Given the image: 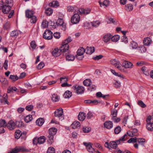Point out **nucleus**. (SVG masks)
I'll use <instances>...</instances> for the list:
<instances>
[{
  "instance_id": "f257e3e1",
  "label": "nucleus",
  "mask_w": 153,
  "mask_h": 153,
  "mask_svg": "<svg viewBox=\"0 0 153 153\" xmlns=\"http://www.w3.org/2000/svg\"><path fill=\"white\" fill-rule=\"evenodd\" d=\"M71 41V38L68 37L62 42V45L59 48L62 53L67 52L68 53H70V51L68 50L69 46L68 44Z\"/></svg>"
},
{
  "instance_id": "f03ea898",
  "label": "nucleus",
  "mask_w": 153,
  "mask_h": 153,
  "mask_svg": "<svg viewBox=\"0 0 153 153\" xmlns=\"http://www.w3.org/2000/svg\"><path fill=\"white\" fill-rule=\"evenodd\" d=\"M57 131V129L55 128H52L49 129V135L48 136L49 139L48 140V142L50 144L53 142V136L56 134Z\"/></svg>"
},
{
  "instance_id": "7ed1b4c3",
  "label": "nucleus",
  "mask_w": 153,
  "mask_h": 153,
  "mask_svg": "<svg viewBox=\"0 0 153 153\" xmlns=\"http://www.w3.org/2000/svg\"><path fill=\"white\" fill-rule=\"evenodd\" d=\"M13 5V0H5L4 3V9L3 10L5 13H8Z\"/></svg>"
},
{
  "instance_id": "20e7f679",
  "label": "nucleus",
  "mask_w": 153,
  "mask_h": 153,
  "mask_svg": "<svg viewBox=\"0 0 153 153\" xmlns=\"http://www.w3.org/2000/svg\"><path fill=\"white\" fill-rule=\"evenodd\" d=\"M146 122L147 124L146 127L147 129L151 131L153 130V127H152V125L153 123V117L151 116H148L146 120Z\"/></svg>"
},
{
  "instance_id": "39448f33",
  "label": "nucleus",
  "mask_w": 153,
  "mask_h": 153,
  "mask_svg": "<svg viewBox=\"0 0 153 153\" xmlns=\"http://www.w3.org/2000/svg\"><path fill=\"white\" fill-rule=\"evenodd\" d=\"M53 33L49 30H46L43 33V37L45 39L50 40L53 37Z\"/></svg>"
},
{
  "instance_id": "423d86ee",
  "label": "nucleus",
  "mask_w": 153,
  "mask_h": 153,
  "mask_svg": "<svg viewBox=\"0 0 153 153\" xmlns=\"http://www.w3.org/2000/svg\"><path fill=\"white\" fill-rule=\"evenodd\" d=\"M54 115L55 117L59 118V119L62 120L64 119L63 109L62 108H59L54 112Z\"/></svg>"
},
{
  "instance_id": "0eeeda50",
  "label": "nucleus",
  "mask_w": 153,
  "mask_h": 153,
  "mask_svg": "<svg viewBox=\"0 0 153 153\" xmlns=\"http://www.w3.org/2000/svg\"><path fill=\"white\" fill-rule=\"evenodd\" d=\"M72 88L74 90H76V93L78 94L83 93L85 90L83 86H77L76 85L73 86Z\"/></svg>"
},
{
  "instance_id": "6e6552de",
  "label": "nucleus",
  "mask_w": 153,
  "mask_h": 153,
  "mask_svg": "<svg viewBox=\"0 0 153 153\" xmlns=\"http://www.w3.org/2000/svg\"><path fill=\"white\" fill-rule=\"evenodd\" d=\"M80 20V16L77 14H74L71 18V22L74 24H76L79 23Z\"/></svg>"
},
{
  "instance_id": "1a4fd4ad",
  "label": "nucleus",
  "mask_w": 153,
  "mask_h": 153,
  "mask_svg": "<svg viewBox=\"0 0 153 153\" xmlns=\"http://www.w3.org/2000/svg\"><path fill=\"white\" fill-rule=\"evenodd\" d=\"M16 124L12 120H10L7 124L6 127L10 130L14 129L16 127Z\"/></svg>"
},
{
  "instance_id": "9d476101",
  "label": "nucleus",
  "mask_w": 153,
  "mask_h": 153,
  "mask_svg": "<svg viewBox=\"0 0 153 153\" xmlns=\"http://www.w3.org/2000/svg\"><path fill=\"white\" fill-rule=\"evenodd\" d=\"M110 63L112 65H114L119 70H121V68L122 67V66L120 64V62L117 61L115 60H113L110 61Z\"/></svg>"
},
{
  "instance_id": "9b49d317",
  "label": "nucleus",
  "mask_w": 153,
  "mask_h": 153,
  "mask_svg": "<svg viewBox=\"0 0 153 153\" xmlns=\"http://www.w3.org/2000/svg\"><path fill=\"white\" fill-rule=\"evenodd\" d=\"M123 67L126 68H131L133 66L131 63L126 61H125L123 62Z\"/></svg>"
},
{
  "instance_id": "f8f14e48",
  "label": "nucleus",
  "mask_w": 153,
  "mask_h": 153,
  "mask_svg": "<svg viewBox=\"0 0 153 153\" xmlns=\"http://www.w3.org/2000/svg\"><path fill=\"white\" fill-rule=\"evenodd\" d=\"M91 10L89 8L85 9L83 8H80L79 10V11L81 14H84L85 15L89 14Z\"/></svg>"
},
{
  "instance_id": "ddd939ff",
  "label": "nucleus",
  "mask_w": 153,
  "mask_h": 153,
  "mask_svg": "<svg viewBox=\"0 0 153 153\" xmlns=\"http://www.w3.org/2000/svg\"><path fill=\"white\" fill-rule=\"evenodd\" d=\"M61 52H62L60 49L56 48L53 51L52 54L54 57H56L59 56Z\"/></svg>"
},
{
  "instance_id": "4468645a",
  "label": "nucleus",
  "mask_w": 153,
  "mask_h": 153,
  "mask_svg": "<svg viewBox=\"0 0 153 153\" xmlns=\"http://www.w3.org/2000/svg\"><path fill=\"white\" fill-rule=\"evenodd\" d=\"M86 117V114L85 113L82 112H80L78 116V120L79 121H83Z\"/></svg>"
},
{
  "instance_id": "2eb2a0df",
  "label": "nucleus",
  "mask_w": 153,
  "mask_h": 153,
  "mask_svg": "<svg viewBox=\"0 0 153 153\" xmlns=\"http://www.w3.org/2000/svg\"><path fill=\"white\" fill-rule=\"evenodd\" d=\"M34 12L31 10H27L25 11V16L27 18H30L32 16H33Z\"/></svg>"
},
{
  "instance_id": "dca6fc26",
  "label": "nucleus",
  "mask_w": 153,
  "mask_h": 153,
  "mask_svg": "<svg viewBox=\"0 0 153 153\" xmlns=\"http://www.w3.org/2000/svg\"><path fill=\"white\" fill-rule=\"evenodd\" d=\"M104 126L107 129H110L112 128L113 124L112 122L107 121L104 123Z\"/></svg>"
},
{
  "instance_id": "f3484780",
  "label": "nucleus",
  "mask_w": 153,
  "mask_h": 153,
  "mask_svg": "<svg viewBox=\"0 0 153 153\" xmlns=\"http://www.w3.org/2000/svg\"><path fill=\"white\" fill-rule=\"evenodd\" d=\"M151 39L149 37H147L144 38L143 40V43L144 45L149 46L151 43Z\"/></svg>"
},
{
  "instance_id": "a211bd4d",
  "label": "nucleus",
  "mask_w": 153,
  "mask_h": 153,
  "mask_svg": "<svg viewBox=\"0 0 153 153\" xmlns=\"http://www.w3.org/2000/svg\"><path fill=\"white\" fill-rule=\"evenodd\" d=\"M111 35L110 34L108 33L105 35L103 38V40L105 42H107L111 39Z\"/></svg>"
},
{
  "instance_id": "6ab92c4d",
  "label": "nucleus",
  "mask_w": 153,
  "mask_h": 153,
  "mask_svg": "<svg viewBox=\"0 0 153 153\" xmlns=\"http://www.w3.org/2000/svg\"><path fill=\"white\" fill-rule=\"evenodd\" d=\"M19 34V31L15 30L11 32L10 33V36L12 37L16 38Z\"/></svg>"
},
{
  "instance_id": "aec40b11",
  "label": "nucleus",
  "mask_w": 153,
  "mask_h": 153,
  "mask_svg": "<svg viewBox=\"0 0 153 153\" xmlns=\"http://www.w3.org/2000/svg\"><path fill=\"white\" fill-rule=\"evenodd\" d=\"M44 122V120L42 118L38 119L36 122V125L39 126H41Z\"/></svg>"
},
{
  "instance_id": "412c9836",
  "label": "nucleus",
  "mask_w": 153,
  "mask_h": 153,
  "mask_svg": "<svg viewBox=\"0 0 153 153\" xmlns=\"http://www.w3.org/2000/svg\"><path fill=\"white\" fill-rule=\"evenodd\" d=\"M86 50H87V53L89 54H91L95 51V48L94 47H87L86 48Z\"/></svg>"
},
{
  "instance_id": "4be33fe9",
  "label": "nucleus",
  "mask_w": 153,
  "mask_h": 153,
  "mask_svg": "<svg viewBox=\"0 0 153 153\" xmlns=\"http://www.w3.org/2000/svg\"><path fill=\"white\" fill-rule=\"evenodd\" d=\"M65 56L66 59L67 60L70 61H73L74 59V56L71 54H69V53H66Z\"/></svg>"
},
{
  "instance_id": "5701e85b",
  "label": "nucleus",
  "mask_w": 153,
  "mask_h": 153,
  "mask_svg": "<svg viewBox=\"0 0 153 153\" xmlns=\"http://www.w3.org/2000/svg\"><path fill=\"white\" fill-rule=\"evenodd\" d=\"M46 138L45 136H42L38 138V143L39 144L44 143L45 141Z\"/></svg>"
},
{
  "instance_id": "b1692460",
  "label": "nucleus",
  "mask_w": 153,
  "mask_h": 153,
  "mask_svg": "<svg viewBox=\"0 0 153 153\" xmlns=\"http://www.w3.org/2000/svg\"><path fill=\"white\" fill-rule=\"evenodd\" d=\"M80 123L78 121H74L71 125V127L74 129L78 127H80Z\"/></svg>"
},
{
  "instance_id": "393cba45",
  "label": "nucleus",
  "mask_w": 153,
  "mask_h": 153,
  "mask_svg": "<svg viewBox=\"0 0 153 153\" xmlns=\"http://www.w3.org/2000/svg\"><path fill=\"white\" fill-rule=\"evenodd\" d=\"M99 3L101 7L102 6V5L105 6L106 7H107L109 5L110 2L108 0H105L103 2L100 1Z\"/></svg>"
},
{
  "instance_id": "a878e982",
  "label": "nucleus",
  "mask_w": 153,
  "mask_h": 153,
  "mask_svg": "<svg viewBox=\"0 0 153 153\" xmlns=\"http://www.w3.org/2000/svg\"><path fill=\"white\" fill-rule=\"evenodd\" d=\"M118 143L117 142V140L115 141H112L110 143V147L113 149H115L118 144Z\"/></svg>"
},
{
  "instance_id": "bb28decb",
  "label": "nucleus",
  "mask_w": 153,
  "mask_h": 153,
  "mask_svg": "<svg viewBox=\"0 0 153 153\" xmlns=\"http://www.w3.org/2000/svg\"><path fill=\"white\" fill-rule=\"evenodd\" d=\"M141 70L145 75L147 76L149 75V70L145 66H143L141 68Z\"/></svg>"
},
{
  "instance_id": "cd10ccee",
  "label": "nucleus",
  "mask_w": 153,
  "mask_h": 153,
  "mask_svg": "<svg viewBox=\"0 0 153 153\" xmlns=\"http://www.w3.org/2000/svg\"><path fill=\"white\" fill-rule=\"evenodd\" d=\"M72 95L71 92L68 90L65 92L63 95V96L65 98H69Z\"/></svg>"
},
{
  "instance_id": "c85d7f7f",
  "label": "nucleus",
  "mask_w": 153,
  "mask_h": 153,
  "mask_svg": "<svg viewBox=\"0 0 153 153\" xmlns=\"http://www.w3.org/2000/svg\"><path fill=\"white\" fill-rule=\"evenodd\" d=\"M33 119L32 115H27L25 118V121L26 123H28L31 121Z\"/></svg>"
},
{
  "instance_id": "c756f323",
  "label": "nucleus",
  "mask_w": 153,
  "mask_h": 153,
  "mask_svg": "<svg viewBox=\"0 0 153 153\" xmlns=\"http://www.w3.org/2000/svg\"><path fill=\"white\" fill-rule=\"evenodd\" d=\"M130 46L133 49H135L137 48L138 45L136 42L133 41L131 42Z\"/></svg>"
},
{
  "instance_id": "7c9ffc66",
  "label": "nucleus",
  "mask_w": 153,
  "mask_h": 153,
  "mask_svg": "<svg viewBox=\"0 0 153 153\" xmlns=\"http://www.w3.org/2000/svg\"><path fill=\"white\" fill-rule=\"evenodd\" d=\"M91 83V80L89 79H86L83 82L84 85L86 86H89Z\"/></svg>"
},
{
  "instance_id": "2f4dec72",
  "label": "nucleus",
  "mask_w": 153,
  "mask_h": 153,
  "mask_svg": "<svg viewBox=\"0 0 153 153\" xmlns=\"http://www.w3.org/2000/svg\"><path fill=\"white\" fill-rule=\"evenodd\" d=\"M85 51L84 48H81L79 49L77 52V55L78 56H82Z\"/></svg>"
},
{
  "instance_id": "473e14b6",
  "label": "nucleus",
  "mask_w": 153,
  "mask_h": 153,
  "mask_svg": "<svg viewBox=\"0 0 153 153\" xmlns=\"http://www.w3.org/2000/svg\"><path fill=\"white\" fill-rule=\"evenodd\" d=\"M117 111L115 109L112 110L111 111V118L117 117Z\"/></svg>"
},
{
  "instance_id": "72a5a7b5",
  "label": "nucleus",
  "mask_w": 153,
  "mask_h": 153,
  "mask_svg": "<svg viewBox=\"0 0 153 153\" xmlns=\"http://www.w3.org/2000/svg\"><path fill=\"white\" fill-rule=\"evenodd\" d=\"M22 135L21 132L19 130H17L15 132V137L17 139H19Z\"/></svg>"
},
{
  "instance_id": "f704fd0d",
  "label": "nucleus",
  "mask_w": 153,
  "mask_h": 153,
  "mask_svg": "<svg viewBox=\"0 0 153 153\" xmlns=\"http://www.w3.org/2000/svg\"><path fill=\"white\" fill-rule=\"evenodd\" d=\"M18 149L19 152H29L30 150L23 147H20Z\"/></svg>"
},
{
  "instance_id": "c9c22d12",
  "label": "nucleus",
  "mask_w": 153,
  "mask_h": 153,
  "mask_svg": "<svg viewBox=\"0 0 153 153\" xmlns=\"http://www.w3.org/2000/svg\"><path fill=\"white\" fill-rule=\"evenodd\" d=\"M53 12V10L51 8H48L45 10V13L47 16H50L52 14Z\"/></svg>"
},
{
  "instance_id": "e433bc0d",
  "label": "nucleus",
  "mask_w": 153,
  "mask_h": 153,
  "mask_svg": "<svg viewBox=\"0 0 153 153\" xmlns=\"http://www.w3.org/2000/svg\"><path fill=\"white\" fill-rule=\"evenodd\" d=\"M120 39V36L118 35H115L113 36H111V39L113 42H116L117 41Z\"/></svg>"
},
{
  "instance_id": "4c0bfd02",
  "label": "nucleus",
  "mask_w": 153,
  "mask_h": 153,
  "mask_svg": "<svg viewBox=\"0 0 153 153\" xmlns=\"http://www.w3.org/2000/svg\"><path fill=\"white\" fill-rule=\"evenodd\" d=\"M59 97L56 94H53L52 97V100L54 102H57L59 100Z\"/></svg>"
},
{
  "instance_id": "58836bf2",
  "label": "nucleus",
  "mask_w": 153,
  "mask_h": 153,
  "mask_svg": "<svg viewBox=\"0 0 153 153\" xmlns=\"http://www.w3.org/2000/svg\"><path fill=\"white\" fill-rule=\"evenodd\" d=\"M30 18V22L31 23H35L37 20L36 17L34 15L32 16Z\"/></svg>"
},
{
  "instance_id": "ea45409f",
  "label": "nucleus",
  "mask_w": 153,
  "mask_h": 153,
  "mask_svg": "<svg viewBox=\"0 0 153 153\" xmlns=\"http://www.w3.org/2000/svg\"><path fill=\"white\" fill-rule=\"evenodd\" d=\"M127 134H125L123 137H121L119 140H117V142L118 143V144L120 143V141H124L126 140V137H127Z\"/></svg>"
},
{
  "instance_id": "a19ab883",
  "label": "nucleus",
  "mask_w": 153,
  "mask_h": 153,
  "mask_svg": "<svg viewBox=\"0 0 153 153\" xmlns=\"http://www.w3.org/2000/svg\"><path fill=\"white\" fill-rule=\"evenodd\" d=\"M139 48L138 51L141 53L145 52L146 51V48L143 45L141 46L140 47H139Z\"/></svg>"
},
{
  "instance_id": "79ce46f5",
  "label": "nucleus",
  "mask_w": 153,
  "mask_h": 153,
  "mask_svg": "<svg viewBox=\"0 0 153 153\" xmlns=\"http://www.w3.org/2000/svg\"><path fill=\"white\" fill-rule=\"evenodd\" d=\"M133 9L132 5L129 4L126 5V9L128 11L132 10Z\"/></svg>"
},
{
  "instance_id": "37998d69",
  "label": "nucleus",
  "mask_w": 153,
  "mask_h": 153,
  "mask_svg": "<svg viewBox=\"0 0 153 153\" xmlns=\"http://www.w3.org/2000/svg\"><path fill=\"white\" fill-rule=\"evenodd\" d=\"M3 28L4 30H7L10 27V24L9 22H7L5 23L3 26Z\"/></svg>"
},
{
  "instance_id": "c03bdc74",
  "label": "nucleus",
  "mask_w": 153,
  "mask_h": 153,
  "mask_svg": "<svg viewBox=\"0 0 153 153\" xmlns=\"http://www.w3.org/2000/svg\"><path fill=\"white\" fill-rule=\"evenodd\" d=\"M9 78L13 81H15L18 79V77L16 75H10Z\"/></svg>"
},
{
  "instance_id": "a18cd8bd",
  "label": "nucleus",
  "mask_w": 153,
  "mask_h": 153,
  "mask_svg": "<svg viewBox=\"0 0 153 153\" xmlns=\"http://www.w3.org/2000/svg\"><path fill=\"white\" fill-rule=\"evenodd\" d=\"M7 123L4 120H0V126L3 127H6Z\"/></svg>"
},
{
  "instance_id": "49530a36",
  "label": "nucleus",
  "mask_w": 153,
  "mask_h": 153,
  "mask_svg": "<svg viewBox=\"0 0 153 153\" xmlns=\"http://www.w3.org/2000/svg\"><path fill=\"white\" fill-rule=\"evenodd\" d=\"M121 128L120 126H118L114 129V132L116 134H118L120 132Z\"/></svg>"
},
{
  "instance_id": "de8ad7c7",
  "label": "nucleus",
  "mask_w": 153,
  "mask_h": 153,
  "mask_svg": "<svg viewBox=\"0 0 153 153\" xmlns=\"http://www.w3.org/2000/svg\"><path fill=\"white\" fill-rule=\"evenodd\" d=\"M0 81L4 85H6L8 83L7 80L5 78H1L0 79Z\"/></svg>"
},
{
  "instance_id": "09e8293b",
  "label": "nucleus",
  "mask_w": 153,
  "mask_h": 153,
  "mask_svg": "<svg viewBox=\"0 0 153 153\" xmlns=\"http://www.w3.org/2000/svg\"><path fill=\"white\" fill-rule=\"evenodd\" d=\"M84 26L85 27H86V28H91V27L92 26L91 22H85L84 24Z\"/></svg>"
},
{
  "instance_id": "8fccbe9b",
  "label": "nucleus",
  "mask_w": 153,
  "mask_h": 153,
  "mask_svg": "<svg viewBox=\"0 0 153 153\" xmlns=\"http://www.w3.org/2000/svg\"><path fill=\"white\" fill-rule=\"evenodd\" d=\"M64 23L63 20L62 19H59L56 22V23L58 26L62 25Z\"/></svg>"
},
{
  "instance_id": "3c124183",
  "label": "nucleus",
  "mask_w": 153,
  "mask_h": 153,
  "mask_svg": "<svg viewBox=\"0 0 153 153\" xmlns=\"http://www.w3.org/2000/svg\"><path fill=\"white\" fill-rule=\"evenodd\" d=\"M59 5V3L57 1H53L51 3V6L53 7H57Z\"/></svg>"
},
{
  "instance_id": "603ef678",
  "label": "nucleus",
  "mask_w": 153,
  "mask_h": 153,
  "mask_svg": "<svg viewBox=\"0 0 153 153\" xmlns=\"http://www.w3.org/2000/svg\"><path fill=\"white\" fill-rule=\"evenodd\" d=\"M48 22L46 20H43L42 23V25L44 28H46L48 27Z\"/></svg>"
},
{
  "instance_id": "864d4df0",
  "label": "nucleus",
  "mask_w": 153,
  "mask_h": 153,
  "mask_svg": "<svg viewBox=\"0 0 153 153\" xmlns=\"http://www.w3.org/2000/svg\"><path fill=\"white\" fill-rule=\"evenodd\" d=\"M82 131L85 133H88L91 130V128L90 127H84L82 128Z\"/></svg>"
},
{
  "instance_id": "5fc2aeb1",
  "label": "nucleus",
  "mask_w": 153,
  "mask_h": 153,
  "mask_svg": "<svg viewBox=\"0 0 153 153\" xmlns=\"http://www.w3.org/2000/svg\"><path fill=\"white\" fill-rule=\"evenodd\" d=\"M45 66V64L43 62H41L37 65V68L40 70L42 68Z\"/></svg>"
},
{
  "instance_id": "6e6d98bb",
  "label": "nucleus",
  "mask_w": 153,
  "mask_h": 153,
  "mask_svg": "<svg viewBox=\"0 0 153 153\" xmlns=\"http://www.w3.org/2000/svg\"><path fill=\"white\" fill-rule=\"evenodd\" d=\"M4 8V3L2 0H1L0 1V9H2L3 13L5 14L3 10Z\"/></svg>"
},
{
  "instance_id": "4d7b16f0",
  "label": "nucleus",
  "mask_w": 153,
  "mask_h": 153,
  "mask_svg": "<svg viewBox=\"0 0 153 153\" xmlns=\"http://www.w3.org/2000/svg\"><path fill=\"white\" fill-rule=\"evenodd\" d=\"M138 104L143 108H144L146 107V105L141 100H139L138 102Z\"/></svg>"
},
{
  "instance_id": "13d9d810",
  "label": "nucleus",
  "mask_w": 153,
  "mask_h": 153,
  "mask_svg": "<svg viewBox=\"0 0 153 153\" xmlns=\"http://www.w3.org/2000/svg\"><path fill=\"white\" fill-rule=\"evenodd\" d=\"M92 23V26L96 27H97L100 24V22L99 21H96Z\"/></svg>"
},
{
  "instance_id": "bf43d9fd",
  "label": "nucleus",
  "mask_w": 153,
  "mask_h": 153,
  "mask_svg": "<svg viewBox=\"0 0 153 153\" xmlns=\"http://www.w3.org/2000/svg\"><path fill=\"white\" fill-rule=\"evenodd\" d=\"M137 142V138L135 137L134 138H131L129 139L128 141V142L129 143H136Z\"/></svg>"
},
{
  "instance_id": "052dcab7",
  "label": "nucleus",
  "mask_w": 153,
  "mask_h": 153,
  "mask_svg": "<svg viewBox=\"0 0 153 153\" xmlns=\"http://www.w3.org/2000/svg\"><path fill=\"white\" fill-rule=\"evenodd\" d=\"M55 150L53 147H49L48 149L47 153H55Z\"/></svg>"
},
{
  "instance_id": "680f3d73",
  "label": "nucleus",
  "mask_w": 153,
  "mask_h": 153,
  "mask_svg": "<svg viewBox=\"0 0 153 153\" xmlns=\"http://www.w3.org/2000/svg\"><path fill=\"white\" fill-rule=\"evenodd\" d=\"M19 152L18 149L16 148L13 149L11 150L8 153H18Z\"/></svg>"
},
{
  "instance_id": "e2e57ef3",
  "label": "nucleus",
  "mask_w": 153,
  "mask_h": 153,
  "mask_svg": "<svg viewBox=\"0 0 153 153\" xmlns=\"http://www.w3.org/2000/svg\"><path fill=\"white\" fill-rule=\"evenodd\" d=\"M111 119L115 123H118L120 120V119L119 117H117L111 118Z\"/></svg>"
},
{
  "instance_id": "0e129e2a",
  "label": "nucleus",
  "mask_w": 153,
  "mask_h": 153,
  "mask_svg": "<svg viewBox=\"0 0 153 153\" xmlns=\"http://www.w3.org/2000/svg\"><path fill=\"white\" fill-rule=\"evenodd\" d=\"M33 108V106L32 105H27L25 107L26 109L28 111H31Z\"/></svg>"
},
{
  "instance_id": "69168bd1",
  "label": "nucleus",
  "mask_w": 153,
  "mask_h": 153,
  "mask_svg": "<svg viewBox=\"0 0 153 153\" xmlns=\"http://www.w3.org/2000/svg\"><path fill=\"white\" fill-rule=\"evenodd\" d=\"M30 46L31 47V48L34 49H35L36 46V42L35 41H32L30 44Z\"/></svg>"
},
{
  "instance_id": "338daca9",
  "label": "nucleus",
  "mask_w": 153,
  "mask_h": 153,
  "mask_svg": "<svg viewBox=\"0 0 153 153\" xmlns=\"http://www.w3.org/2000/svg\"><path fill=\"white\" fill-rule=\"evenodd\" d=\"M8 61L7 60H5L3 65L4 68L6 70H7L8 68Z\"/></svg>"
},
{
  "instance_id": "774afa93",
  "label": "nucleus",
  "mask_w": 153,
  "mask_h": 153,
  "mask_svg": "<svg viewBox=\"0 0 153 153\" xmlns=\"http://www.w3.org/2000/svg\"><path fill=\"white\" fill-rule=\"evenodd\" d=\"M87 150L91 153H93L95 152V150L92 147V145L91 147H89L87 149Z\"/></svg>"
}]
</instances>
